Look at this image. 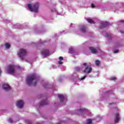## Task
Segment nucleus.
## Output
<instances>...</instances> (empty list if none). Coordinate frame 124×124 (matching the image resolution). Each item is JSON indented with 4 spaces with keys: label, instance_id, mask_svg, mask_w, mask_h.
Segmentation results:
<instances>
[{
    "label": "nucleus",
    "instance_id": "f257e3e1",
    "mask_svg": "<svg viewBox=\"0 0 124 124\" xmlns=\"http://www.w3.org/2000/svg\"><path fill=\"white\" fill-rule=\"evenodd\" d=\"M26 82L28 86H31L33 85L34 87L36 86V84L38 82V80L36 78V76L34 75L28 76L26 79Z\"/></svg>",
    "mask_w": 124,
    "mask_h": 124
},
{
    "label": "nucleus",
    "instance_id": "f03ea898",
    "mask_svg": "<svg viewBox=\"0 0 124 124\" xmlns=\"http://www.w3.org/2000/svg\"><path fill=\"white\" fill-rule=\"evenodd\" d=\"M29 10L31 12H38V8H39V3H35L32 4L31 7V4H29L28 5Z\"/></svg>",
    "mask_w": 124,
    "mask_h": 124
},
{
    "label": "nucleus",
    "instance_id": "7ed1b4c3",
    "mask_svg": "<svg viewBox=\"0 0 124 124\" xmlns=\"http://www.w3.org/2000/svg\"><path fill=\"white\" fill-rule=\"evenodd\" d=\"M18 56L21 60H24V57L27 56V50L24 49H20L18 53Z\"/></svg>",
    "mask_w": 124,
    "mask_h": 124
},
{
    "label": "nucleus",
    "instance_id": "20e7f679",
    "mask_svg": "<svg viewBox=\"0 0 124 124\" xmlns=\"http://www.w3.org/2000/svg\"><path fill=\"white\" fill-rule=\"evenodd\" d=\"M8 72V73H10V74H14V73H15V66L14 65H9Z\"/></svg>",
    "mask_w": 124,
    "mask_h": 124
},
{
    "label": "nucleus",
    "instance_id": "39448f33",
    "mask_svg": "<svg viewBox=\"0 0 124 124\" xmlns=\"http://www.w3.org/2000/svg\"><path fill=\"white\" fill-rule=\"evenodd\" d=\"M41 54L43 57H46V56L50 55V52L48 49H44L42 50Z\"/></svg>",
    "mask_w": 124,
    "mask_h": 124
},
{
    "label": "nucleus",
    "instance_id": "423d86ee",
    "mask_svg": "<svg viewBox=\"0 0 124 124\" xmlns=\"http://www.w3.org/2000/svg\"><path fill=\"white\" fill-rule=\"evenodd\" d=\"M16 106L18 108H23L24 106V102L22 100L17 101L16 103Z\"/></svg>",
    "mask_w": 124,
    "mask_h": 124
},
{
    "label": "nucleus",
    "instance_id": "0eeeda50",
    "mask_svg": "<svg viewBox=\"0 0 124 124\" xmlns=\"http://www.w3.org/2000/svg\"><path fill=\"white\" fill-rule=\"evenodd\" d=\"M120 121V114L118 113H116L115 114L114 122L115 124H118Z\"/></svg>",
    "mask_w": 124,
    "mask_h": 124
},
{
    "label": "nucleus",
    "instance_id": "6e6552de",
    "mask_svg": "<svg viewBox=\"0 0 124 124\" xmlns=\"http://www.w3.org/2000/svg\"><path fill=\"white\" fill-rule=\"evenodd\" d=\"M93 69H92V68L91 67H86V68L84 69V70L83 71V72H84V73H91V72H92Z\"/></svg>",
    "mask_w": 124,
    "mask_h": 124
},
{
    "label": "nucleus",
    "instance_id": "1a4fd4ad",
    "mask_svg": "<svg viewBox=\"0 0 124 124\" xmlns=\"http://www.w3.org/2000/svg\"><path fill=\"white\" fill-rule=\"evenodd\" d=\"M2 87L3 89L4 90H5L7 92H8V91H10V90H11V87H10L9 85L8 84H3Z\"/></svg>",
    "mask_w": 124,
    "mask_h": 124
},
{
    "label": "nucleus",
    "instance_id": "9d476101",
    "mask_svg": "<svg viewBox=\"0 0 124 124\" xmlns=\"http://www.w3.org/2000/svg\"><path fill=\"white\" fill-rule=\"evenodd\" d=\"M107 26H109V23L108 22H102L101 23V27L102 28H105V27H107Z\"/></svg>",
    "mask_w": 124,
    "mask_h": 124
},
{
    "label": "nucleus",
    "instance_id": "9b49d317",
    "mask_svg": "<svg viewBox=\"0 0 124 124\" xmlns=\"http://www.w3.org/2000/svg\"><path fill=\"white\" fill-rule=\"evenodd\" d=\"M90 50L93 54H96V53H97V50L93 47H90Z\"/></svg>",
    "mask_w": 124,
    "mask_h": 124
},
{
    "label": "nucleus",
    "instance_id": "f8f14e48",
    "mask_svg": "<svg viewBox=\"0 0 124 124\" xmlns=\"http://www.w3.org/2000/svg\"><path fill=\"white\" fill-rule=\"evenodd\" d=\"M58 98L60 100V102H62V101L64 100V96H63V95H62V94L58 95Z\"/></svg>",
    "mask_w": 124,
    "mask_h": 124
},
{
    "label": "nucleus",
    "instance_id": "ddd939ff",
    "mask_svg": "<svg viewBox=\"0 0 124 124\" xmlns=\"http://www.w3.org/2000/svg\"><path fill=\"white\" fill-rule=\"evenodd\" d=\"M48 104V102L47 101V100H45L40 103L41 106H44V105H47Z\"/></svg>",
    "mask_w": 124,
    "mask_h": 124
},
{
    "label": "nucleus",
    "instance_id": "4468645a",
    "mask_svg": "<svg viewBox=\"0 0 124 124\" xmlns=\"http://www.w3.org/2000/svg\"><path fill=\"white\" fill-rule=\"evenodd\" d=\"M86 29H87V27H86V26H83L81 27L80 29V31H82V32H86Z\"/></svg>",
    "mask_w": 124,
    "mask_h": 124
},
{
    "label": "nucleus",
    "instance_id": "2eb2a0df",
    "mask_svg": "<svg viewBox=\"0 0 124 124\" xmlns=\"http://www.w3.org/2000/svg\"><path fill=\"white\" fill-rule=\"evenodd\" d=\"M87 21L88 22V23H90V24H95V22H94V21H93V19H91V18H88L87 19Z\"/></svg>",
    "mask_w": 124,
    "mask_h": 124
},
{
    "label": "nucleus",
    "instance_id": "dca6fc26",
    "mask_svg": "<svg viewBox=\"0 0 124 124\" xmlns=\"http://www.w3.org/2000/svg\"><path fill=\"white\" fill-rule=\"evenodd\" d=\"M69 53H70V54H73V53H74V49L72 48H70L69 49Z\"/></svg>",
    "mask_w": 124,
    "mask_h": 124
},
{
    "label": "nucleus",
    "instance_id": "f3484780",
    "mask_svg": "<svg viewBox=\"0 0 124 124\" xmlns=\"http://www.w3.org/2000/svg\"><path fill=\"white\" fill-rule=\"evenodd\" d=\"M5 46L6 49H9V48H10V45L8 43L5 44Z\"/></svg>",
    "mask_w": 124,
    "mask_h": 124
},
{
    "label": "nucleus",
    "instance_id": "a211bd4d",
    "mask_svg": "<svg viewBox=\"0 0 124 124\" xmlns=\"http://www.w3.org/2000/svg\"><path fill=\"white\" fill-rule=\"evenodd\" d=\"M95 64L96 65H98L99 64H100V61H99V60H96Z\"/></svg>",
    "mask_w": 124,
    "mask_h": 124
},
{
    "label": "nucleus",
    "instance_id": "6ab92c4d",
    "mask_svg": "<svg viewBox=\"0 0 124 124\" xmlns=\"http://www.w3.org/2000/svg\"><path fill=\"white\" fill-rule=\"evenodd\" d=\"M92 123H93V121H92L91 119H88L87 120V124H92Z\"/></svg>",
    "mask_w": 124,
    "mask_h": 124
},
{
    "label": "nucleus",
    "instance_id": "aec40b11",
    "mask_svg": "<svg viewBox=\"0 0 124 124\" xmlns=\"http://www.w3.org/2000/svg\"><path fill=\"white\" fill-rule=\"evenodd\" d=\"M117 79V78L115 77H112L111 78H110V80L111 81H115V80H116Z\"/></svg>",
    "mask_w": 124,
    "mask_h": 124
},
{
    "label": "nucleus",
    "instance_id": "412c9836",
    "mask_svg": "<svg viewBox=\"0 0 124 124\" xmlns=\"http://www.w3.org/2000/svg\"><path fill=\"white\" fill-rule=\"evenodd\" d=\"M8 122H9V123H10L11 124L13 123V120H12V119H11V118L9 119Z\"/></svg>",
    "mask_w": 124,
    "mask_h": 124
},
{
    "label": "nucleus",
    "instance_id": "4be33fe9",
    "mask_svg": "<svg viewBox=\"0 0 124 124\" xmlns=\"http://www.w3.org/2000/svg\"><path fill=\"white\" fill-rule=\"evenodd\" d=\"M86 76H84V77H83L82 78H80L79 80H84V79H86Z\"/></svg>",
    "mask_w": 124,
    "mask_h": 124
},
{
    "label": "nucleus",
    "instance_id": "5701e85b",
    "mask_svg": "<svg viewBox=\"0 0 124 124\" xmlns=\"http://www.w3.org/2000/svg\"><path fill=\"white\" fill-rule=\"evenodd\" d=\"M85 110H86V109H85V108H80L79 109V112H83V111H85Z\"/></svg>",
    "mask_w": 124,
    "mask_h": 124
},
{
    "label": "nucleus",
    "instance_id": "b1692460",
    "mask_svg": "<svg viewBox=\"0 0 124 124\" xmlns=\"http://www.w3.org/2000/svg\"><path fill=\"white\" fill-rule=\"evenodd\" d=\"M113 53L114 54H117V53H119V50H115L114 51Z\"/></svg>",
    "mask_w": 124,
    "mask_h": 124
},
{
    "label": "nucleus",
    "instance_id": "393cba45",
    "mask_svg": "<svg viewBox=\"0 0 124 124\" xmlns=\"http://www.w3.org/2000/svg\"><path fill=\"white\" fill-rule=\"evenodd\" d=\"M60 61H63V57L61 56L59 57Z\"/></svg>",
    "mask_w": 124,
    "mask_h": 124
},
{
    "label": "nucleus",
    "instance_id": "a878e982",
    "mask_svg": "<svg viewBox=\"0 0 124 124\" xmlns=\"http://www.w3.org/2000/svg\"><path fill=\"white\" fill-rule=\"evenodd\" d=\"M59 64H62V62L61 60L59 61Z\"/></svg>",
    "mask_w": 124,
    "mask_h": 124
},
{
    "label": "nucleus",
    "instance_id": "bb28decb",
    "mask_svg": "<svg viewBox=\"0 0 124 124\" xmlns=\"http://www.w3.org/2000/svg\"><path fill=\"white\" fill-rule=\"evenodd\" d=\"M91 6H92V8H93V7H94V6H95L94 4L92 3V5H91Z\"/></svg>",
    "mask_w": 124,
    "mask_h": 124
},
{
    "label": "nucleus",
    "instance_id": "cd10ccee",
    "mask_svg": "<svg viewBox=\"0 0 124 124\" xmlns=\"http://www.w3.org/2000/svg\"><path fill=\"white\" fill-rule=\"evenodd\" d=\"M27 123H28V124H32L31 123V122L29 121H27Z\"/></svg>",
    "mask_w": 124,
    "mask_h": 124
},
{
    "label": "nucleus",
    "instance_id": "c85d7f7f",
    "mask_svg": "<svg viewBox=\"0 0 124 124\" xmlns=\"http://www.w3.org/2000/svg\"><path fill=\"white\" fill-rule=\"evenodd\" d=\"M108 38H109V37H111V35H109V34H108L107 36H106Z\"/></svg>",
    "mask_w": 124,
    "mask_h": 124
},
{
    "label": "nucleus",
    "instance_id": "c756f323",
    "mask_svg": "<svg viewBox=\"0 0 124 124\" xmlns=\"http://www.w3.org/2000/svg\"><path fill=\"white\" fill-rule=\"evenodd\" d=\"M84 66H87V63H84L83 64Z\"/></svg>",
    "mask_w": 124,
    "mask_h": 124
},
{
    "label": "nucleus",
    "instance_id": "7c9ffc66",
    "mask_svg": "<svg viewBox=\"0 0 124 124\" xmlns=\"http://www.w3.org/2000/svg\"><path fill=\"white\" fill-rule=\"evenodd\" d=\"M120 23H124V20H120Z\"/></svg>",
    "mask_w": 124,
    "mask_h": 124
},
{
    "label": "nucleus",
    "instance_id": "2f4dec72",
    "mask_svg": "<svg viewBox=\"0 0 124 124\" xmlns=\"http://www.w3.org/2000/svg\"><path fill=\"white\" fill-rule=\"evenodd\" d=\"M120 32H121V33H124V31H120Z\"/></svg>",
    "mask_w": 124,
    "mask_h": 124
},
{
    "label": "nucleus",
    "instance_id": "473e14b6",
    "mask_svg": "<svg viewBox=\"0 0 124 124\" xmlns=\"http://www.w3.org/2000/svg\"><path fill=\"white\" fill-rule=\"evenodd\" d=\"M114 104L113 103H110L109 105H111V104Z\"/></svg>",
    "mask_w": 124,
    "mask_h": 124
},
{
    "label": "nucleus",
    "instance_id": "72a5a7b5",
    "mask_svg": "<svg viewBox=\"0 0 124 124\" xmlns=\"http://www.w3.org/2000/svg\"><path fill=\"white\" fill-rule=\"evenodd\" d=\"M0 74H1V70H0Z\"/></svg>",
    "mask_w": 124,
    "mask_h": 124
}]
</instances>
